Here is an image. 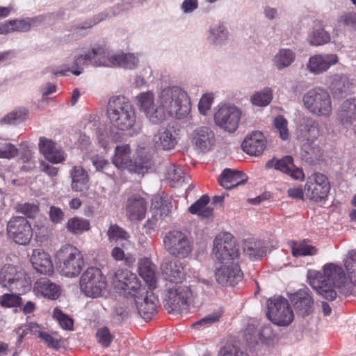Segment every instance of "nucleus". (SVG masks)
Listing matches in <instances>:
<instances>
[{
	"label": "nucleus",
	"mask_w": 356,
	"mask_h": 356,
	"mask_svg": "<svg viewBox=\"0 0 356 356\" xmlns=\"http://www.w3.org/2000/svg\"><path fill=\"white\" fill-rule=\"evenodd\" d=\"M213 254L222 263L215 271V278L222 286H234L243 279V273L236 260L239 249L228 232L218 234L213 241Z\"/></svg>",
	"instance_id": "obj_1"
},
{
	"label": "nucleus",
	"mask_w": 356,
	"mask_h": 356,
	"mask_svg": "<svg viewBox=\"0 0 356 356\" xmlns=\"http://www.w3.org/2000/svg\"><path fill=\"white\" fill-rule=\"evenodd\" d=\"M309 285L323 298L332 301L337 296L336 288L342 287L346 282L343 268L332 263L323 266V271L309 270Z\"/></svg>",
	"instance_id": "obj_2"
},
{
	"label": "nucleus",
	"mask_w": 356,
	"mask_h": 356,
	"mask_svg": "<svg viewBox=\"0 0 356 356\" xmlns=\"http://www.w3.org/2000/svg\"><path fill=\"white\" fill-rule=\"evenodd\" d=\"M111 122L120 130L134 129L136 125V113L134 106L124 96L110 99L107 108Z\"/></svg>",
	"instance_id": "obj_3"
},
{
	"label": "nucleus",
	"mask_w": 356,
	"mask_h": 356,
	"mask_svg": "<svg viewBox=\"0 0 356 356\" xmlns=\"http://www.w3.org/2000/svg\"><path fill=\"white\" fill-rule=\"evenodd\" d=\"M169 115L177 119L186 117L191 111V101L186 91L179 87H168L163 89L158 98Z\"/></svg>",
	"instance_id": "obj_4"
},
{
	"label": "nucleus",
	"mask_w": 356,
	"mask_h": 356,
	"mask_svg": "<svg viewBox=\"0 0 356 356\" xmlns=\"http://www.w3.org/2000/svg\"><path fill=\"white\" fill-rule=\"evenodd\" d=\"M58 270L63 275L74 277L80 274L84 265L81 252L69 244L63 245L56 253Z\"/></svg>",
	"instance_id": "obj_5"
},
{
	"label": "nucleus",
	"mask_w": 356,
	"mask_h": 356,
	"mask_svg": "<svg viewBox=\"0 0 356 356\" xmlns=\"http://www.w3.org/2000/svg\"><path fill=\"white\" fill-rule=\"evenodd\" d=\"M192 298L189 286L181 283L170 284L165 291L164 307L168 313L187 312Z\"/></svg>",
	"instance_id": "obj_6"
},
{
	"label": "nucleus",
	"mask_w": 356,
	"mask_h": 356,
	"mask_svg": "<svg viewBox=\"0 0 356 356\" xmlns=\"http://www.w3.org/2000/svg\"><path fill=\"white\" fill-rule=\"evenodd\" d=\"M163 246L170 255L184 259L192 252L193 241L183 232L173 229L166 232L163 237Z\"/></svg>",
	"instance_id": "obj_7"
},
{
	"label": "nucleus",
	"mask_w": 356,
	"mask_h": 356,
	"mask_svg": "<svg viewBox=\"0 0 356 356\" xmlns=\"http://www.w3.org/2000/svg\"><path fill=\"white\" fill-rule=\"evenodd\" d=\"M305 107L312 114L328 117L332 113V102L329 93L316 87L307 91L302 97Z\"/></svg>",
	"instance_id": "obj_8"
},
{
	"label": "nucleus",
	"mask_w": 356,
	"mask_h": 356,
	"mask_svg": "<svg viewBox=\"0 0 356 356\" xmlns=\"http://www.w3.org/2000/svg\"><path fill=\"white\" fill-rule=\"evenodd\" d=\"M136 99L138 105L147 119L153 124H159L165 121L169 115L162 104L155 102L154 95L151 92L140 93Z\"/></svg>",
	"instance_id": "obj_9"
},
{
	"label": "nucleus",
	"mask_w": 356,
	"mask_h": 356,
	"mask_svg": "<svg viewBox=\"0 0 356 356\" xmlns=\"http://www.w3.org/2000/svg\"><path fill=\"white\" fill-rule=\"evenodd\" d=\"M267 309L268 319L277 325L288 326L293 320V312L284 298H270L267 302Z\"/></svg>",
	"instance_id": "obj_10"
},
{
	"label": "nucleus",
	"mask_w": 356,
	"mask_h": 356,
	"mask_svg": "<svg viewBox=\"0 0 356 356\" xmlns=\"http://www.w3.org/2000/svg\"><path fill=\"white\" fill-rule=\"evenodd\" d=\"M106 277L97 268H88L80 278V288L86 296L97 298L106 289Z\"/></svg>",
	"instance_id": "obj_11"
},
{
	"label": "nucleus",
	"mask_w": 356,
	"mask_h": 356,
	"mask_svg": "<svg viewBox=\"0 0 356 356\" xmlns=\"http://www.w3.org/2000/svg\"><path fill=\"white\" fill-rule=\"evenodd\" d=\"M307 197L316 202L327 199L330 191V184L326 175L315 172L309 176L304 186Z\"/></svg>",
	"instance_id": "obj_12"
},
{
	"label": "nucleus",
	"mask_w": 356,
	"mask_h": 356,
	"mask_svg": "<svg viewBox=\"0 0 356 356\" xmlns=\"http://www.w3.org/2000/svg\"><path fill=\"white\" fill-rule=\"evenodd\" d=\"M115 291L124 296H134L140 292L141 284L136 274L128 270H117L113 278Z\"/></svg>",
	"instance_id": "obj_13"
},
{
	"label": "nucleus",
	"mask_w": 356,
	"mask_h": 356,
	"mask_svg": "<svg viewBox=\"0 0 356 356\" xmlns=\"http://www.w3.org/2000/svg\"><path fill=\"white\" fill-rule=\"evenodd\" d=\"M8 236L16 243L25 245L33 236L31 224L24 217L12 218L7 224Z\"/></svg>",
	"instance_id": "obj_14"
},
{
	"label": "nucleus",
	"mask_w": 356,
	"mask_h": 356,
	"mask_svg": "<svg viewBox=\"0 0 356 356\" xmlns=\"http://www.w3.org/2000/svg\"><path fill=\"white\" fill-rule=\"evenodd\" d=\"M241 113L236 106H223L216 113V124L225 131L233 133L238 126Z\"/></svg>",
	"instance_id": "obj_15"
},
{
	"label": "nucleus",
	"mask_w": 356,
	"mask_h": 356,
	"mask_svg": "<svg viewBox=\"0 0 356 356\" xmlns=\"http://www.w3.org/2000/svg\"><path fill=\"white\" fill-rule=\"evenodd\" d=\"M133 297L140 316L144 319H150L156 312L159 302L153 292L142 289L140 293Z\"/></svg>",
	"instance_id": "obj_16"
},
{
	"label": "nucleus",
	"mask_w": 356,
	"mask_h": 356,
	"mask_svg": "<svg viewBox=\"0 0 356 356\" xmlns=\"http://www.w3.org/2000/svg\"><path fill=\"white\" fill-rule=\"evenodd\" d=\"M289 300L296 313L302 316H307L314 311V299L310 290L305 287L291 294Z\"/></svg>",
	"instance_id": "obj_17"
},
{
	"label": "nucleus",
	"mask_w": 356,
	"mask_h": 356,
	"mask_svg": "<svg viewBox=\"0 0 356 356\" xmlns=\"http://www.w3.org/2000/svg\"><path fill=\"white\" fill-rule=\"evenodd\" d=\"M106 54V49L102 47H97L92 49L91 51L76 56L74 58L73 67L76 69L72 70L71 72L73 74L78 76L81 74L83 70L84 67L92 64L94 66H103L100 64L103 60V54Z\"/></svg>",
	"instance_id": "obj_18"
},
{
	"label": "nucleus",
	"mask_w": 356,
	"mask_h": 356,
	"mask_svg": "<svg viewBox=\"0 0 356 356\" xmlns=\"http://www.w3.org/2000/svg\"><path fill=\"white\" fill-rule=\"evenodd\" d=\"M138 63L133 54H112L106 50L103 54V60L99 63L105 67H120L126 69L135 68Z\"/></svg>",
	"instance_id": "obj_19"
},
{
	"label": "nucleus",
	"mask_w": 356,
	"mask_h": 356,
	"mask_svg": "<svg viewBox=\"0 0 356 356\" xmlns=\"http://www.w3.org/2000/svg\"><path fill=\"white\" fill-rule=\"evenodd\" d=\"M266 166L268 168L274 166L276 170L289 175L296 180H302L305 178L302 170L295 166L293 159L291 156H285L276 161L270 160L266 163Z\"/></svg>",
	"instance_id": "obj_20"
},
{
	"label": "nucleus",
	"mask_w": 356,
	"mask_h": 356,
	"mask_svg": "<svg viewBox=\"0 0 356 356\" xmlns=\"http://www.w3.org/2000/svg\"><path fill=\"white\" fill-rule=\"evenodd\" d=\"M146 211L147 202L140 195L134 194L128 198L126 215L130 220H143L145 216Z\"/></svg>",
	"instance_id": "obj_21"
},
{
	"label": "nucleus",
	"mask_w": 356,
	"mask_h": 356,
	"mask_svg": "<svg viewBox=\"0 0 356 356\" xmlns=\"http://www.w3.org/2000/svg\"><path fill=\"white\" fill-rule=\"evenodd\" d=\"M38 147L44 158L52 163H59L65 160L63 152L56 143L45 137L39 138Z\"/></svg>",
	"instance_id": "obj_22"
},
{
	"label": "nucleus",
	"mask_w": 356,
	"mask_h": 356,
	"mask_svg": "<svg viewBox=\"0 0 356 356\" xmlns=\"http://www.w3.org/2000/svg\"><path fill=\"white\" fill-rule=\"evenodd\" d=\"M337 61L338 58L335 54H316L309 58L307 66L311 73L319 74L327 71Z\"/></svg>",
	"instance_id": "obj_23"
},
{
	"label": "nucleus",
	"mask_w": 356,
	"mask_h": 356,
	"mask_svg": "<svg viewBox=\"0 0 356 356\" xmlns=\"http://www.w3.org/2000/svg\"><path fill=\"white\" fill-rule=\"evenodd\" d=\"M214 141V134L209 127H197L192 134L193 144L202 152L209 151L213 145Z\"/></svg>",
	"instance_id": "obj_24"
},
{
	"label": "nucleus",
	"mask_w": 356,
	"mask_h": 356,
	"mask_svg": "<svg viewBox=\"0 0 356 356\" xmlns=\"http://www.w3.org/2000/svg\"><path fill=\"white\" fill-rule=\"evenodd\" d=\"M266 140L260 131H254L244 139L241 144L243 150L251 156L260 155L266 148Z\"/></svg>",
	"instance_id": "obj_25"
},
{
	"label": "nucleus",
	"mask_w": 356,
	"mask_h": 356,
	"mask_svg": "<svg viewBox=\"0 0 356 356\" xmlns=\"http://www.w3.org/2000/svg\"><path fill=\"white\" fill-rule=\"evenodd\" d=\"M30 261L35 270L44 275L54 272L53 264L48 253L40 249L33 250Z\"/></svg>",
	"instance_id": "obj_26"
},
{
	"label": "nucleus",
	"mask_w": 356,
	"mask_h": 356,
	"mask_svg": "<svg viewBox=\"0 0 356 356\" xmlns=\"http://www.w3.org/2000/svg\"><path fill=\"white\" fill-rule=\"evenodd\" d=\"M163 275L171 284L181 283L184 277V267L181 261L177 260H168L161 266Z\"/></svg>",
	"instance_id": "obj_27"
},
{
	"label": "nucleus",
	"mask_w": 356,
	"mask_h": 356,
	"mask_svg": "<svg viewBox=\"0 0 356 356\" xmlns=\"http://www.w3.org/2000/svg\"><path fill=\"white\" fill-rule=\"evenodd\" d=\"M247 179V176L242 172L226 168L222 172L218 181L224 188L231 189L245 183Z\"/></svg>",
	"instance_id": "obj_28"
},
{
	"label": "nucleus",
	"mask_w": 356,
	"mask_h": 356,
	"mask_svg": "<svg viewBox=\"0 0 356 356\" xmlns=\"http://www.w3.org/2000/svg\"><path fill=\"white\" fill-rule=\"evenodd\" d=\"M34 291L37 296L55 300L60 294V287L47 277L38 280L34 284Z\"/></svg>",
	"instance_id": "obj_29"
},
{
	"label": "nucleus",
	"mask_w": 356,
	"mask_h": 356,
	"mask_svg": "<svg viewBox=\"0 0 356 356\" xmlns=\"http://www.w3.org/2000/svg\"><path fill=\"white\" fill-rule=\"evenodd\" d=\"M305 137V142L302 143L301 147V156L307 163H312L321 159L322 151L316 143V136L309 138L306 134Z\"/></svg>",
	"instance_id": "obj_30"
},
{
	"label": "nucleus",
	"mask_w": 356,
	"mask_h": 356,
	"mask_svg": "<svg viewBox=\"0 0 356 356\" xmlns=\"http://www.w3.org/2000/svg\"><path fill=\"white\" fill-rule=\"evenodd\" d=\"M243 248L244 253L251 259H259L266 252L264 242L256 238L245 239Z\"/></svg>",
	"instance_id": "obj_31"
},
{
	"label": "nucleus",
	"mask_w": 356,
	"mask_h": 356,
	"mask_svg": "<svg viewBox=\"0 0 356 356\" xmlns=\"http://www.w3.org/2000/svg\"><path fill=\"white\" fill-rule=\"evenodd\" d=\"M131 149L129 145H118L113 157V164L120 170H129L131 166Z\"/></svg>",
	"instance_id": "obj_32"
},
{
	"label": "nucleus",
	"mask_w": 356,
	"mask_h": 356,
	"mask_svg": "<svg viewBox=\"0 0 356 356\" xmlns=\"http://www.w3.org/2000/svg\"><path fill=\"white\" fill-rule=\"evenodd\" d=\"M72 188L75 191H83L88 188L89 177L87 172L81 166H74L70 172Z\"/></svg>",
	"instance_id": "obj_33"
},
{
	"label": "nucleus",
	"mask_w": 356,
	"mask_h": 356,
	"mask_svg": "<svg viewBox=\"0 0 356 356\" xmlns=\"http://www.w3.org/2000/svg\"><path fill=\"white\" fill-rule=\"evenodd\" d=\"M339 118L344 124H351L356 120V99L343 102L339 111Z\"/></svg>",
	"instance_id": "obj_34"
},
{
	"label": "nucleus",
	"mask_w": 356,
	"mask_h": 356,
	"mask_svg": "<svg viewBox=\"0 0 356 356\" xmlns=\"http://www.w3.org/2000/svg\"><path fill=\"white\" fill-rule=\"evenodd\" d=\"M139 273L150 289L156 288L155 266L149 260L146 259L140 263Z\"/></svg>",
	"instance_id": "obj_35"
},
{
	"label": "nucleus",
	"mask_w": 356,
	"mask_h": 356,
	"mask_svg": "<svg viewBox=\"0 0 356 356\" xmlns=\"http://www.w3.org/2000/svg\"><path fill=\"white\" fill-rule=\"evenodd\" d=\"M351 86L348 78L343 74H335L333 76L330 90L335 96L342 97L346 94Z\"/></svg>",
	"instance_id": "obj_36"
},
{
	"label": "nucleus",
	"mask_w": 356,
	"mask_h": 356,
	"mask_svg": "<svg viewBox=\"0 0 356 356\" xmlns=\"http://www.w3.org/2000/svg\"><path fill=\"white\" fill-rule=\"evenodd\" d=\"M175 134V131L168 128L160 130L158 139L156 140L157 145L165 150L174 148L177 143V139Z\"/></svg>",
	"instance_id": "obj_37"
},
{
	"label": "nucleus",
	"mask_w": 356,
	"mask_h": 356,
	"mask_svg": "<svg viewBox=\"0 0 356 356\" xmlns=\"http://www.w3.org/2000/svg\"><path fill=\"white\" fill-rule=\"evenodd\" d=\"M209 202V197L207 195H203L191 205L188 211L192 214H197L202 218H209L213 214V209L207 207Z\"/></svg>",
	"instance_id": "obj_38"
},
{
	"label": "nucleus",
	"mask_w": 356,
	"mask_h": 356,
	"mask_svg": "<svg viewBox=\"0 0 356 356\" xmlns=\"http://www.w3.org/2000/svg\"><path fill=\"white\" fill-rule=\"evenodd\" d=\"M172 208V202L168 197L160 195H154L152 200V209L159 211L160 217L162 218L169 216Z\"/></svg>",
	"instance_id": "obj_39"
},
{
	"label": "nucleus",
	"mask_w": 356,
	"mask_h": 356,
	"mask_svg": "<svg viewBox=\"0 0 356 356\" xmlns=\"http://www.w3.org/2000/svg\"><path fill=\"white\" fill-rule=\"evenodd\" d=\"M295 53L290 49H281L274 57V65L278 70L289 67L294 61Z\"/></svg>",
	"instance_id": "obj_40"
},
{
	"label": "nucleus",
	"mask_w": 356,
	"mask_h": 356,
	"mask_svg": "<svg viewBox=\"0 0 356 356\" xmlns=\"http://www.w3.org/2000/svg\"><path fill=\"white\" fill-rule=\"evenodd\" d=\"M291 253L293 257L315 255L318 250L315 246L308 244L306 241H291Z\"/></svg>",
	"instance_id": "obj_41"
},
{
	"label": "nucleus",
	"mask_w": 356,
	"mask_h": 356,
	"mask_svg": "<svg viewBox=\"0 0 356 356\" xmlns=\"http://www.w3.org/2000/svg\"><path fill=\"white\" fill-rule=\"evenodd\" d=\"M185 173L181 166L170 164L166 169L165 178L172 186L185 181Z\"/></svg>",
	"instance_id": "obj_42"
},
{
	"label": "nucleus",
	"mask_w": 356,
	"mask_h": 356,
	"mask_svg": "<svg viewBox=\"0 0 356 356\" xmlns=\"http://www.w3.org/2000/svg\"><path fill=\"white\" fill-rule=\"evenodd\" d=\"M67 229L75 234H81L90 229V222L88 220L74 217L70 218L67 224Z\"/></svg>",
	"instance_id": "obj_43"
},
{
	"label": "nucleus",
	"mask_w": 356,
	"mask_h": 356,
	"mask_svg": "<svg viewBox=\"0 0 356 356\" xmlns=\"http://www.w3.org/2000/svg\"><path fill=\"white\" fill-rule=\"evenodd\" d=\"M28 111L24 108H19L7 114L1 120V122L9 124H19L26 119Z\"/></svg>",
	"instance_id": "obj_44"
},
{
	"label": "nucleus",
	"mask_w": 356,
	"mask_h": 356,
	"mask_svg": "<svg viewBox=\"0 0 356 356\" xmlns=\"http://www.w3.org/2000/svg\"><path fill=\"white\" fill-rule=\"evenodd\" d=\"M344 266L350 281L356 285V250L348 252Z\"/></svg>",
	"instance_id": "obj_45"
},
{
	"label": "nucleus",
	"mask_w": 356,
	"mask_h": 356,
	"mask_svg": "<svg viewBox=\"0 0 356 356\" xmlns=\"http://www.w3.org/2000/svg\"><path fill=\"white\" fill-rule=\"evenodd\" d=\"M330 40V34L321 26L315 27L309 36V42L312 45H322Z\"/></svg>",
	"instance_id": "obj_46"
},
{
	"label": "nucleus",
	"mask_w": 356,
	"mask_h": 356,
	"mask_svg": "<svg viewBox=\"0 0 356 356\" xmlns=\"http://www.w3.org/2000/svg\"><path fill=\"white\" fill-rule=\"evenodd\" d=\"M272 99V91L265 88L262 91L255 92L250 98L252 104L258 106H267Z\"/></svg>",
	"instance_id": "obj_47"
},
{
	"label": "nucleus",
	"mask_w": 356,
	"mask_h": 356,
	"mask_svg": "<svg viewBox=\"0 0 356 356\" xmlns=\"http://www.w3.org/2000/svg\"><path fill=\"white\" fill-rule=\"evenodd\" d=\"M19 271V270H17V268L13 266L6 267L1 273L0 280L1 286L8 289L10 288Z\"/></svg>",
	"instance_id": "obj_48"
},
{
	"label": "nucleus",
	"mask_w": 356,
	"mask_h": 356,
	"mask_svg": "<svg viewBox=\"0 0 356 356\" xmlns=\"http://www.w3.org/2000/svg\"><path fill=\"white\" fill-rule=\"evenodd\" d=\"M151 165V161L146 156H139L135 159L134 162H131V166L129 167V170L143 175L147 172Z\"/></svg>",
	"instance_id": "obj_49"
},
{
	"label": "nucleus",
	"mask_w": 356,
	"mask_h": 356,
	"mask_svg": "<svg viewBox=\"0 0 356 356\" xmlns=\"http://www.w3.org/2000/svg\"><path fill=\"white\" fill-rule=\"evenodd\" d=\"M107 235L111 242H116L118 240L128 241L129 238V234L116 224L111 225L107 231Z\"/></svg>",
	"instance_id": "obj_50"
},
{
	"label": "nucleus",
	"mask_w": 356,
	"mask_h": 356,
	"mask_svg": "<svg viewBox=\"0 0 356 356\" xmlns=\"http://www.w3.org/2000/svg\"><path fill=\"white\" fill-rule=\"evenodd\" d=\"M53 317L64 330H73L74 321L72 318L64 314L60 309L56 307L54 309Z\"/></svg>",
	"instance_id": "obj_51"
},
{
	"label": "nucleus",
	"mask_w": 356,
	"mask_h": 356,
	"mask_svg": "<svg viewBox=\"0 0 356 356\" xmlns=\"http://www.w3.org/2000/svg\"><path fill=\"white\" fill-rule=\"evenodd\" d=\"M273 124L279 133L280 138L284 140H287L289 137V131L286 119L282 115H278L274 119Z\"/></svg>",
	"instance_id": "obj_52"
},
{
	"label": "nucleus",
	"mask_w": 356,
	"mask_h": 356,
	"mask_svg": "<svg viewBox=\"0 0 356 356\" xmlns=\"http://www.w3.org/2000/svg\"><path fill=\"white\" fill-rule=\"evenodd\" d=\"M22 302V298L14 293H5L0 296V305L2 307H17Z\"/></svg>",
	"instance_id": "obj_53"
},
{
	"label": "nucleus",
	"mask_w": 356,
	"mask_h": 356,
	"mask_svg": "<svg viewBox=\"0 0 356 356\" xmlns=\"http://www.w3.org/2000/svg\"><path fill=\"white\" fill-rule=\"evenodd\" d=\"M30 286V281L29 279L26 277L24 271L19 270L17 274V277L14 280L13 283L11 284L10 288L9 289L10 291H24L26 289H29Z\"/></svg>",
	"instance_id": "obj_54"
},
{
	"label": "nucleus",
	"mask_w": 356,
	"mask_h": 356,
	"mask_svg": "<svg viewBox=\"0 0 356 356\" xmlns=\"http://www.w3.org/2000/svg\"><path fill=\"white\" fill-rule=\"evenodd\" d=\"M13 32H26L31 27L39 22L38 17H33L29 20H11Z\"/></svg>",
	"instance_id": "obj_55"
},
{
	"label": "nucleus",
	"mask_w": 356,
	"mask_h": 356,
	"mask_svg": "<svg viewBox=\"0 0 356 356\" xmlns=\"http://www.w3.org/2000/svg\"><path fill=\"white\" fill-rule=\"evenodd\" d=\"M211 40L216 44H220L227 39L228 31L225 26L221 24L213 25L211 29Z\"/></svg>",
	"instance_id": "obj_56"
},
{
	"label": "nucleus",
	"mask_w": 356,
	"mask_h": 356,
	"mask_svg": "<svg viewBox=\"0 0 356 356\" xmlns=\"http://www.w3.org/2000/svg\"><path fill=\"white\" fill-rule=\"evenodd\" d=\"M17 153L18 149L14 145L0 139V158L11 159L17 156Z\"/></svg>",
	"instance_id": "obj_57"
},
{
	"label": "nucleus",
	"mask_w": 356,
	"mask_h": 356,
	"mask_svg": "<svg viewBox=\"0 0 356 356\" xmlns=\"http://www.w3.org/2000/svg\"><path fill=\"white\" fill-rule=\"evenodd\" d=\"M16 211L25 215L26 217L34 218L38 211V207L33 203H19L15 206Z\"/></svg>",
	"instance_id": "obj_58"
},
{
	"label": "nucleus",
	"mask_w": 356,
	"mask_h": 356,
	"mask_svg": "<svg viewBox=\"0 0 356 356\" xmlns=\"http://www.w3.org/2000/svg\"><path fill=\"white\" fill-rule=\"evenodd\" d=\"M91 161L97 170H101L108 175H111L112 165L103 157L95 155L91 157Z\"/></svg>",
	"instance_id": "obj_59"
},
{
	"label": "nucleus",
	"mask_w": 356,
	"mask_h": 356,
	"mask_svg": "<svg viewBox=\"0 0 356 356\" xmlns=\"http://www.w3.org/2000/svg\"><path fill=\"white\" fill-rule=\"evenodd\" d=\"M218 356H245V354L238 346L227 343L220 350Z\"/></svg>",
	"instance_id": "obj_60"
},
{
	"label": "nucleus",
	"mask_w": 356,
	"mask_h": 356,
	"mask_svg": "<svg viewBox=\"0 0 356 356\" xmlns=\"http://www.w3.org/2000/svg\"><path fill=\"white\" fill-rule=\"evenodd\" d=\"M96 337L98 342L104 347H108L113 340V336L106 327L99 329L96 333Z\"/></svg>",
	"instance_id": "obj_61"
},
{
	"label": "nucleus",
	"mask_w": 356,
	"mask_h": 356,
	"mask_svg": "<svg viewBox=\"0 0 356 356\" xmlns=\"http://www.w3.org/2000/svg\"><path fill=\"white\" fill-rule=\"evenodd\" d=\"M213 102V95L212 93L203 95L198 104L200 113L206 115L207 111L211 108Z\"/></svg>",
	"instance_id": "obj_62"
},
{
	"label": "nucleus",
	"mask_w": 356,
	"mask_h": 356,
	"mask_svg": "<svg viewBox=\"0 0 356 356\" xmlns=\"http://www.w3.org/2000/svg\"><path fill=\"white\" fill-rule=\"evenodd\" d=\"M221 312H215L213 313H211L203 318L200 319V321H197L193 324V327H197L198 326H209L217 321H219L220 318L221 317Z\"/></svg>",
	"instance_id": "obj_63"
},
{
	"label": "nucleus",
	"mask_w": 356,
	"mask_h": 356,
	"mask_svg": "<svg viewBox=\"0 0 356 356\" xmlns=\"http://www.w3.org/2000/svg\"><path fill=\"white\" fill-rule=\"evenodd\" d=\"M39 337L47 343L49 348L56 350L60 348V339L54 338L52 335L45 332H40Z\"/></svg>",
	"instance_id": "obj_64"
}]
</instances>
